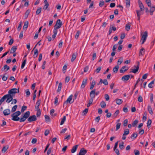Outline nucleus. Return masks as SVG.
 Wrapping results in <instances>:
<instances>
[{
	"mask_svg": "<svg viewBox=\"0 0 155 155\" xmlns=\"http://www.w3.org/2000/svg\"><path fill=\"white\" fill-rule=\"evenodd\" d=\"M30 115V112L29 111H28L25 113L23 115H22V117H21L20 119L19 117H18L15 114L13 115L12 114L11 116L12 117V120L15 121H18L19 120L20 122H24L28 118Z\"/></svg>",
	"mask_w": 155,
	"mask_h": 155,
	"instance_id": "obj_1",
	"label": "nucleus"
},
{
	"mask_svg": "<svg viewBox=\"0 0 155 155\" xmlns=\"http://www.w3.org/2000/svg\"><path fill=\"white\" fill-rule=\"evenodd\" d=\"M147 36V31H145L143 35L140 40V41H142L141 44H143L146 41Z\"/></svg>",
	"mask_w": 155,
	"mask_h": 155,
	"instance_id": "obj_2",
	"label": "nucleus"
},
{
	"mask_svg": "<svg viewBox=\"0 0 155 155\" xmlns=\"http://www.w3.org/2000/svg\"><path fill=\"white\" fill-rule=\"evenodd\" d=\"M62 25V22H61V20L60 19H58L56 21V24L54 26V28L58 29L60 28Z\"/></svg>",
	"mask_w": 155,
	"mask_h": 155,
	"instance_id": "obj_3",
	"label": "nucleus"
},
{
	"mask_svg": "<svg viewBox=\"0 0 155 155\" xmlns=\"http://www.w3.org/2000/svg\"><path fill=\"white\" fill-rule=\"evenodd\" d=\"M19 89L12 88L8 91V93L10 94H13L19 93Z\"/></svg>",
	"mask_w": 155,
	"mask_h": 155,
	"instance_id": "obj_4",
	"label": "nucleus"
},
{
	"mask_svg": "<svg viewBox=\"0 0 155 155\" xmlns=\"http://www.w3.org/2000/svg\"><path fill=\"white\" fill-rule=\"evenodd\" d=\"M137 66H134V67L135 68V69H131L130 70L131 71H130V72H132L134 73H136L138 71L139 68V65L140 63L139 62L137 61Z\"/></svg>",
	"mask_w": 155,
	"mask_h": 155,
	"instance_id": "obj_5",
	"label": "nucleus"
},
{
	"mask_svg": "<svg viewBox=\"0 0 155 155\" xmlns=\"http://www.w3.org/2000/svg\"><path fill=\"white\" fill-rule=\"evenodd\" d=\"M6 97L7 99L6 102L8 103H10L13 99V95L9 94L6 95Z\"/></svg>",
	"mask_w": 155,
	"mask_h": 155,
	"instance_id": "obj_6",
	"label": "nucleus"
},
{
	"mask_svg": "<svg viewBox=\"0 0 155 155\" xmlns=\"http://www.w3.org/2000/svg\"><path fill=\"white\" fill-rule=\"evenodd\" d=\"M28 121L29 122H31L36 121L37 120V117L35 115H33L28 117Z\"/></svg>",
	"mask_w": 155,
	"mask_h": 155,
	"instance_id": "obj_7",
	"label": "nucleus"
},
{
	"mask_svg": "<svg viewBox=\"0 0 155 155\" xmlns=\"http://www.w3.org/2000/svg\"><path fill=\"white\" fill-rule=\"evenodd\" d=\"M87 150L83 148L81 149L79 153L77 155H84L87 153Z\"/></svg>",
	"mask_w": 155,
	"mask_h": 155,
	"instance_id": "obj_8",
	"label": "nucleus"
},
{
	"mask_svg": "<svg viewBox=\"0 0 155 155\" xmlns=\"http://www.w3.org/2000/svg\"><path fill=\"white\" fill-rule=\"evenodd\" d=\"M72 95H71L68 98L67 100L64 102L63 104V106L66 103H69L70 104H71L73 102H71V101L72 100Z\"/></svg>",
	"mask_w": 155,
	"mask_h": 155,
	"instance_id": "obj_9",
	"label": "nucleus"
},
{
	"mask_svg": "<svg viewBox=\"0 0 155 155\" xmlns=\"http://www.w3.org/2000/svg\"><path fill=\"white\" fill-rule=\"evenodd\" d=\"M95 91L96 90L94 89L90 92V97H91V99H92L93 100V98L95 97Z\"/></svg>",
	"mask_w": 155,
	"mask_h": 155,
	"instance_id": "obj_10",
	"label": "nucleus"
},
{
	"mask_svg": "<svg viewBox=\"0 0 155 155\" xmlns=\"http://www.w3.org/2000/svg\"><path fill=\"white\" fill-rule=\"evenodd\" d=\"M130 78V75H126L124 76L121 78L122 80L123 81H127Z\"/></svg>",
	"mask_w": 155,
	"mask_h": 155,
	"instance_id": "obj_11",
	"label": "nucleus"
},
{
	"mask_svg": "<svg viewBox=\"0 0 155 155\" xmlns=\"http://www.w3.org/2000/svg\"><path fill=\"white\" fill-rule=\"evenodd\" d=\"M128 69V68L126 66H123L120 71V73H123L126 71Z\"/></svg>",
	"mask_w": 155,
	"mask_h": 155,
	"instance_id": "obj_12",
	"label": "nucleus"
},
{
	"mask_svg": "<svg viewBox=\"0 0 155 155\" xmlns=\"http://www.w3.org/2000/svg\"><path fill=\"white\" fill-rule=\"evenodd\" d=\"M87 79H84L83 80L82 84L81 86V88H84L85 87V85L87 83Z\"/></svg>",
	"mask_w": 155,
	"mask_h": 155,
	"instance_id": "obj_13",
	"label": "nucleus"
},
{
	"mask_svg": "<svg viewBox=\"0 0 155 155\" xmlns=\"http://www.w3.org/2000/svg\"><path fill=\"white\" fill-rule=\"evenodd\" d=\"M10 110L8 109H6L3 111V114L5 116H7L10 114Z\"/></svg>",
	"mask_w": 155,
	"mask_h": 155,
	"instance_id": "obj_14",
	"label": "nucleus"
},
{
	"mask_svg": "<svg viewBox=\"0 0 155 155\" xmlns=\"http://www.w3.org/2000/svg\"><path fill=\"white\" fill-rule=\"evenodd\" d=\"M17 49V48L16 46H13L11 48L10 53L11 54L15 53Z\"/></svg>",
	"mask_w": 155,
	"mask_h": 155,
	"instance_id": "obj_15",
	"label": "nucleus"
},
{
	"mask_svg": "<svg viewBox=\"0 0 155 155\" xmlns=\"http://www.w3.org/2000/svg\"><path fill=\"white\" fill-rule=\"evenodd\" d=\"M28 21H26L24 22V25L23 28L25 31H26L28 27Z\"/></svg>",
	"mask_w": 155,
	"mask_h": 155,
	"instance_id": "obj_16",
	"label": "nucleus"
},
{
	"mask_svg": "<svg viewBox=\"0 0 155 155\" xmlns=\"http://www.w3.org/2000/svg\"><path fill=\"white\" fill-rule=\"evenodd\" d=\"M78 145H76L74 146L71 150V152L72 153H74L77 150Z\"/></svg>",
	"mask_w": 155,
	"mask_h": 155,
	"instance_id": "obj_17",
	"label": "nucleus"
},
{
	"mask_svg": "<svg viewBox=\"0 0 155 155\" xmlns=\"http://www.w3.org/2000/svg\"><path fill=\"white\" fill-rule=\"evenodd\" d=\"M150 7L151 8L150 10V14L151 15H152L153 12L155 10V6Z\"/></svg>",
	"mask_w": 155,
	"mask_h": 155,
	"instance_id": "obj_18",
	"label": "nucleus"
},
{
	"mask_svg": "<svg viewBox=\"0 0 155 155\" xmlns=\"http://www.w3.org/2000/svg\"><path fill=\"white\" fill-rule=\"evenodd\" d=\"M119 68V66L118 65H116L115 67L113 68V71L114 73L117 72Z\"/></svg>",
	"mask_w": 155,
	"mask_h": 155,
	"instance_id": "obj_19",
	"label": "nucleus"
},
{
	"mask_svg": "<svg viewBox=\"0 0 155 155\" xmlns=\"http://www.w3.org/2000/svg\"><path fill=\"white\" fill-rule=\"evenodd\" d=\"M123 101L121 99H116V102L118 105H120L122 103Z\"/></svg>",
	"mask_w": 155,
	"mask_h": 155,
	"instance_id": "obj_20",
	"label": "nucleus"
},
{
	"mask_svg": "<svg viewBox=\"0 0 155 155\" xmlns=\"http://www.w3.org/2000/svg\"><path fill=\"white\" fill-rule=\"evenodd\" d=\"M148 110L149 111V113L151 114L152 115L153 114V112L152 110V109L151 107V106L149 105L148 106Z\"/></svg>",
	"mask_w": 155,
	"mask_h": 155,
	"instance_id": "obj_21",
	"label": "nucleus"
},
{
	"mask_svg": "<svg viewBox=\"0 0 155 155\" xmlns=\"http://www.w3.org/2000/svg\"><path fill=\"white\" fill-rule=\"evenodd\" d=\"M30 11L31 10L29 9H28L26 11L25 14V19L27 18L28 17V15L30 13Z\"/></svg>",
	"mask_w": 155,
	"mask_h": 155,
	"instance_id": "obj_22",
	"label": "nucleus"
},
{
	"mask_svg": "<svg viewBox=\"0 0 155 155\" xmlns=\"http://www.w3.org/2000/svg\"><path fill=\"white\" fill-rule=\"evenodd\" d=\"M6 95L3 96L0 100V105H1L2 103L6 99Z\"/></svg>",
	"mask_w": 155,
	"mask_h": 155,
	"instance_id": "obj_23",
	"label": "nucleus"
},
{
	"mask_svg": "<svg viewBox=\"0 0 155 155\" xmlns=\"http://www.w3.org/2000/svg\"><path fill=\"white\" fill-rule=\"evenodd\" d=\"M76 54L75 53H73L72 56V58L71 59V62L73 61L76 58Z\"/></svg>",
	"mask_w": 155,
	"mask_h": 155,
	"instance_id": "obj_24",
	"label": "nucleus"
},
{
	"mask_svg": "<svg viewBox=\"0 0 155 155\" xmlns=\"http://www.w3.org/2000/svg\"><path fill=\"white\" fill-rule=\"evenodd\" d=\"M95 84H96L95 81L94 80L91 83V86H90V89L91 90L93 88L94 85Z\"/></svg>",
	"mask_w": 155,
	"mask_h": 155,
	"instance_id": "obj_25",
	"label": "nucleus"
},
{
	"mask_svg": "<svg viewBox=\"0 0 155 155\" xmlns=\"http://www.w3.org/2000/svg\"><path fill=\"white\" fill-rule=\"evenodd\" d=\"M62 85V84L60 82L59 83L58 86V89L57 90L58 92H59L61 91V89Z\"/></svg>",
	"mask_w": 155,
	"mask_h": 155,
	"instance_id": "obj_26",
	"label": "nucleus"
},
{
	"mask_svg": "<svg viewBox=\"0 0 155 155\" xmlns=\"http://www.w3.org/2000/svg\"><path fill=\"white\" fill-rule=\"evenodd\" d=\"M8 148V145L4 147L2 150V152L3 153L5 152Z\"/></svg>",
	"mask_w": 155,
	"mask_h": 155,
	"instance_id": "obj_27",
	"label": "nucleus"
},
{
	"mask_svg": "<svg viewBox=\"0 0 155 155\" xmlns=\"http://www.w3.org/2000/svg\"><path fill=\"white\" fill-rule=\"evenodd\" d=\"M101 106L102 108H104L106 106V104L105 102L104 101H102L101 103Z\"/></svg>",
	"mask_w": 155,
	"mask_h": 155,
	"instance_id": "obj_28",
	"label": "nucleus"
},
{
	"mask_svg": "<svg viewBox=\"0 0 155 155\" xmlns=\"http://www.w3.org/2000/svg\"><path fill=\"white\" fill-rule=\"evenodd\" d=\"M138 121L137 120H135L132 123V126L133 127H135L138 123Z\"/></svg>",
	"mask_w": 155,
	"mask_h": 155,
	"instance_id": "obj_29",
	"label": "nucleus"
},
{
	"mask_svg": "<svg viewBox=\"0 0 155 155\" xmlns=\"http://www.w3.org/2000/svg\"><path fill=\"white\" fill-rule=\"evenodd\" d=\"M38 55V50L37 49H36L35 50L34 53L33 55V56L34 58L37 57Z\"/></svg>",
	"mask_w": 155,
	"mask_h": 155,
	"instance_id": "obj_30",
	"label": "nucleus"
},
{
	"mask_svg": "<svg viewBox=\"0 0 155 155\" xmlns=\"http://www.w3.org/2000/svg\"><path fill=\"white\" fill-rule=\"evenodd\" d=\"M124 143L123 142H122L121 143H120L119 145V147L120 148L121 150L123 149L124 148Z\"/></svg>",
	"mask_w": 155,
	"mask_h": 155,
	"instance_id": "obj_31",
	"label": "nucleus"
},
{
	"mask_svg": "<svg viewBox=\"0 0 155 155\" xmlns=\"http://www.w3.org/2000/svg\"><path fill=\"white\" fill-rule=\"evenodd\" d=\"M144 49L143 48H142L140 49L139 54L140 56L141 55H143V53L144 52Z\"/></svg>",
	"mask_w": 155,
	"mask_h": 155,
	"instance_id": "obj_32",
	"label": "nucleus"
},
{
	"mask_svg": "<svg viewBox=\"0 0 155 155\" xmlns=\"http://www.w3.org/2000/svg\"><path fill=\"white\" fill-rule=\"evenodd\" d=\"M66 120V116H64L63 118H62L61 121L60 123V125H62L63 124Z\"/></svg>",
	"mask_w": 155,
	"mask_h": 155,
	"instance_id": "obj_33",
	"label": "nucleus"
},
{
	"mask_svg": "<svg viewBox=\"0 0 155 155\" xmlns=\"http://www.w3.org/2000/svg\"><path fill=\"white\" fill-rule=\"evenodd\" d=\"M123 61V58L122 57H120L118 60L117 61V65H120Z\"/></svg>",
	"mask_w": 155,
	"mask_h": 155,
	"instance_id": "obj_34",
	"label": "nucleus"
},
{
	"mask_svg": "<svg viewBox=\"0 0 155 155\" xmlns=\"http://www.w3.org/2000/svg\"><path fill=\"white\" fill-rule=\"evenodd\" d=\"M146 2L149 7H151V3L150 0H146Z\"/></svg>",
	"mask_w": 155,
	"mask_h": 155,
	"instance_id": "obj_35",
	"label": "nucleus"
},
{
	"mask_svg": "<svg viewBox=\"0 0 155 155\" xmlns=\"http://www.w3.org/2000/svg\"><path fill=\"white\" fill-rule=\"evenodd\" d=\"M17 107V105H15L12 108L11 111L12 112H15Z\"/></svg>",
	"mask_w": 155,
	"mask_h": 155,
	"instance_id": "obj_36",
	"label": "nucleus"
},
{
	"mask_svg": "<svg viewBox=\"0 0 155 155\" xmlns=\"http://www.w3.org/2000/svg\"><path fill=\"white\" fill-rule=\"evenodd\" d=\"M41 8L40 7L39 8H38L36 12V14L37 15H39L41 12Z\"/></svg>",
	"mask_w": 155,
	"mask_h": 155,
	"instance_id": "obj_37",
	"label": "nucleus"
},
{
	"mask_svg": "<svg viewBox=\"0 0 155 155\" xmlns=\"http://www.w3.org/2000/svg\"><path fill=\"white\" fill-rule=\"evenodd\" d=\"M45 120L47 122H50V118L47 115H45Z\"/></svg>",
	"mask_w": 155,
	"mask_h": 155,
	"instance_id": "obj_38",
	"label": "nucleus"
},
{
	"mask_svg": "<svg viewBox=\"0 0 155 155\" xmlns=\"http://www.w3.org/2000/svg\"><path fill=\"white\" fill-rule=\"evenodd\" d=\"M129 129H126L124 131V135H127L129 134Z\"/></svg>",
	"mask_w": 155,
	"mask_h": 155,
	"instance_id": "obj_39",
	"label": "nucleus"
},
{
	"mask_svg": "<svg viewBox=\"0 0 155 155\" xmlns=\"http://www.w3.org/2000/svg\"><path fill=\"white\" fill-rule=\"evenodd\" d=\"M130 25L129 24H127L126 25V30L127 31H128L130 29Z\"/></svg>",
	"mask_w": 155,
	"mask_h": 155,
	"instance_id": "obj_40",
	"label": "nucleus"
},
{
	"mask_svg": "<svg viewBox=\"0 0 155 155\" xmlns=\"http://www.w3.org/2000/svg\"><path fill=\"white\" fill-rule=\"evenodd\" d=\"M93 101V99H90L89 101V103L87 105V107H88L90 106V105L92 104Z\"/></svg>",
	"mask_w": 155,
	"mask_h": 155,
	"instance_id": "obj_41",
	"label": "nucleus"
},
{
	"mask_svg": "<svg viewBox=\"0 0 155 155\" xmlns=\"http://www.w3.org/2000/svg\"><path fill=\"white\" fill-rule=\"evenodd\" d=\"M154 80H153L148 84V86L149 88H152L153 87L152 84H154Z\"/></svg>",
	"mask_w": 155,
	"mask_h": 155,
	"instance_id": "obj_42",
	"label": "nucleus"
},
{
	"mask_svg": "<svg viewBox=\"0 0 155 155\" xmlns=\"http://www.w3.org/2000/svg\"><path fill=\"white\" fill-rule=\"evenodd\" d=\"M141 11H142L140 10H136L137 17H140V15L143 14V13L141 12Z\"/></svg>",
	"mask_w": 155,
	"mask_h": 155,
	"instance_id": "obj_43",
	"label": "nucleus"
},
{
	"mask_svg": "<svg viewBox=\"0 0 155 155\" xmlns=\"http://www.w3.org/2000/svg\"><path fill=\"white\" fill-rule=\"evenodd\" d=\"M152 123V121L150 119H149L147 121V126L149 128L150 127V126H149Z\"/></svg>",
	"mask_w": 155,
	"mask_h": 155,
	"instance_id": "obj_44",
	"label": "nucleus"
},
{
	"mask_svg": "<svg viewBox=\"0 0 155 155\" xmlns=\"http://www.w3.org/2000/svg\"><path fill=\"white\" fill-rule=\"evenodd\" d=\"M126 7L128 8L130 6V0H126Z\"/></svg>",
	"mask_w": 155,
	"mask_h": 155,
	"instance_id": "obj_45",
	"label": "nucleus"
},
{
	"mask_svg": "<svg viewBox=\"0 0 155 155\" xmlns=\"http://www.w3.org/2000/svg\"><path fill=\"white\" fill-rule=\"evenodd\" d=\"M36 111H37L36 115L37 117H39L41 114L40 109H39L38 110H36Z\"/></svg>",
	"mask_w": 155,
	"mask_h": 155,
	"instance_id": "obj_46",
	"label": "nucleus"
},
{
	"mask_svg": "<svg viewBox=\"0 0 155 155\" xmlns=\"http://www.w3.org/2000/svg\"><path fill=\"white\" fill-rule=\"evenodd\" d=\"M139 7L140 8V11H142L143 12L144 11V7L143 4L140 5H139Z\"/></svg>",
	"mask_w": 155,
	"mask_h": 155,
	"instance_id": "obj_47",
	"label": "nucleus"
},
{
	"mask_svg": "<svg viewBox=\"0 0 155 155\" xmlns=\"http://www.w3.org/2000/svg\"><path fill=\"white\" fill-rule=\"evenodd\" d=\"M120 125H121L120 123H117V125H116V131L118 130L120 128Z\"/></svg>",
	"mask_w": 155,
	"mask_h": 155,
	"instance_id": "obj_48",
	"label": "nucleus"
},
{
	"mask_svg": "<svg viewBox=\"0 0 155 155\" xmlns=\"http://www.w3.org/2000/svg\"><path fill=\"white\" fill-rule=\"evenodd\" d=\"M128 120L127 119L125 120L124 121L123 125L124 127L127 126L128 123Z\"/></svg>",
	"mask_w": 155,
	"mask_h": 155,
	"instance_id": "obj_49",
	"label": "nucleus"
},
{
	"mask_svg": "<svg viewBox=\"0 0 155 155\" xmlns=\"http://www.w3.org/2000/svg\"><path fill=\"white\" fill-rule=\"evenodd\" d=\"M21 114V112L19 111H18L13 113V115H14L15 114V115H16L17 116H18Z\"/></svg>",
	"mask_w": 155,
	"mask_h": 155,
	"instance_id": "obj_50",
	"label": "nucleus"
},
{
	"mask_svg": "<svg viewBox=\"0 0 155 155\" xmlns=\"http://www.w3.org/2000/svg\"><path fill=\"white\" fill-rule=\"evenodd\" d=\"M88 110V109L87 108L85 109L83 111L82 114L83 115H85L87 113Z\"/></svg>",
	"mask_w": 155,
	"mask_h": 155,
	"instance_id": "obj_51",
	"label": "nucleus"
},
{
	"mask_svg": "<svg viewBox=\"0 0 155 155\" xmlns=\"http://www.w3.org/2000/svg\"><path fill=\"white\" fill-rule=\"evenodd\" d=\"M119 112V110H117L116 112L114 113L113 114V116L116 117L118 115Z\"/></svg>",
	"mask_w": 155,
	"mask_h": 155,
	"instance_id": "obj_52",
	"label": "nucleus"
},
{
	"mask_svg": "<svg viewBox=\"0 0 155 155\" xmlns=\"http://www.w3.org/2000/svg\"><path fill=\"white\" fill-rule=\"evenodd\" d=\"M26 94L27 97H28L30 96V93L29 91V89H28L26 90Z\"/></svg>",
	"mask_w": 155,
	"mask_h": 155,
	"instance_id": "obj_53",
	"label": "nucleus"
},
{
	"mask_svg": "<svg viewBox=\"0 0 155 155\" xmlns=\"http://www.w3.org/2000/svg\"><path fill=\"white\" fill-rule=\"evenodd\" d=\"M27 107L26 106H23L21 107V112H23L25 110H26Z\"/></svg>",
	"mask_w": 155,
	"mask_h": 155,
	"instance_id": "obj_54",
	"label": "nucleus"
},
{
	"mask_svg": "<svg viewBox=\"0 0 155 155\" xmlns=\"http://www.w3.org/2000/svg\"><path fill=\"white\" fill-rule=\"evenodd\" d=\"M22 22L21 21L18 27L17 30L18 31L20 30L21 27Z\"/></svg>",
	"mask_w": 155,
	"mask_h": 155,
	"instance_id": "obj_55",
	"label": "nucleus"
},
{
	"mask_svg": "<svg viewBox=\"0 0 155 155\" xmlns=\"http://www.w3.org/2000/svg\"><path fill=\"white\" fill-rule=\"evenodd\" d=\"M26 59H25L24 61L23 62L22 64H21V68L22 69H23L24 68L25 66V64H26Z\"/></svg>",
	"mask_w": 155,
	"mask_h": 155,
	"instance_id": "obj_56",
	"label": "nucleus"
},
{
	"mask_svg": "<svg viewBox=\"0 0 155 155\" xmlns=\"http://www.w3.org/2000/svg\"><path fill=\"white\" fill-rule=\"evenodd\" d=\"M105 98L107 101H108L109 100L110 97L107 94H106L104 95Z\"/></svg>",
	"mask_w": 155,
	"mask_h": 155,
	"instance_id": "obj_57",
	"label": "nucleus"
},
{
	"mask_svg": "<svg viewBox=\"0 0 155 155\" xmlns=\"http://www.w3.org/2000/svg\"><path fill=\"white\" fill-rule=\"evenodd\" d=\"M135 155H140V152L139 150H135L134 151Z\"/></svg>",
	"mask_w": 155,
	"mask_h": 155,
	"instance_id": "obj_58",
	"label": "nucleus"
},
{
	"mask_svg": "<svg viewBox=\"0 0 155 155\" xmlns=\"http://www.w3.org/2000/svg\"><path fill=\"white\" fill-rule=\"evenodd\" d=\"M138 101L142 102L143 101V98L141 96H139L138 99Z\"/></svg>",
	"mask_w": 155,
	"mask_h": 155,
	"instance_id": "obj_59",
	"label": "nucleus"
},
{
	"mask_svg": "<svg viewBox=\"0 0 155 155\" xmlns=\"http://www.w3.org/2000/svg\"><path fill=\"white\" fill-rule=\"evenodd\" d=\"M137 134L134 133L132 135L131 137L132 138V137H134V139H135L137 137Z\"/></svg>",
	"mask_w": 155,
	"mask_h": 155,
	"instance_id": "obj_60",
	"label": "nucleus"
},
{
	"mask_svg": "<svg viewBox=\"0 0 155 155\" xmlns=\"http://www.w3.org/2000/svg\"><path fill=\"white\" fill-rule=\"evenodd\" d=\"M104 1H100L99 4V6L101 7H102L104 5Z\"/></svg>",
	"mask_w": 155,
	"mask_h": 155,
	"instance_id": "obj_61",
	"label": "nucleus"
},
{
	"mask_svg": "<svg viewBox=\"0 0 155 155\" xmlns=\"http://www.w3.org/2000/svg\"><path fill=\"white\" fill-rule=\"evenodd\" d=\"M103 83L105 85H107L108 84L107 80L106 79L104 80Z\"/></svg>",
	"mask_w": 155,
	"mask_h": 155,
	"instance_id": "obj_62",
	"label": "nucleus"
},
{
	"mask_svg": "<svg viewBox=\"0 0 155 155\" xmlns=\"http://www.w3.org/2000/svg\"><path fill=\"white\" fill-rule=\"evenodd\" d=\"M37 141V139L36 138H34L31 141L32 143L33 144H35L36 143Z\"/></svg>",
	"mask_w": 155,
	"mask_h": 155,
	"instance_id": "obj_63",
	"label": "nucleus"
},
{
	"mask_svg": "<svg viewBox=\"0 0 155 155\" xmlns=\"http://www.w3.org/2000/svg\"><path fill=\"white\" fill-rule=\"evenodd\" d=\"M125 36V34L124 33H123L121 34L120 35V38L121 39H123L124 38Z\"/></svg>",
	"mask_w": 155,
	"mask_h": 155,
	"instance_id": "obj_64",
	"label": "nucleus"
}]
</instances>
